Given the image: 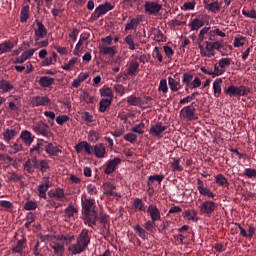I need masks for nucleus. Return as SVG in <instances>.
<instances>
[{"mask_svg":"<svg viewBox=\"0 0 256 256\" xmlns=\"http://www.w3.org/2000/svg\"><path fill=\"white\" fill-rule=\"evenodd\" d=\"M13 43L11 41H5L4 43L0 44V52L2 53H11L13 51Z\"/></svg>","mask_w":256,"mask_h":256,"instance_id":"34","label":"nucleus"},{"mask_svg":"<svg viewBox=\"0 0 256 256\" xmlns=\"http://www.w3.org/2000/svg\"><path fill=\"white\" fill-rule=\"evenodd\" d=\"M44 149H45L46 153H48V155H52L53 157H55V156L59 155V153H61V150L55 144H47L44 147Z\"/></svg>","mask_w":256,"mask_h":256,"instance_id":"30","label":"nucleus"},{"mask_svg":"<svg viewBox=\"0 0 256 256\" xmlns=\"http://www.w3.org/2000/svg\"><path fill=\"white\" fill-rule=\"evenodd\" d=\"M93 153L98 159L105 158V155H107V150L105 148V145L103 143H98L93 147Z\"/></svg>","mask_w":256,"mask_h":256,"instance_id":"19","label":"nucleus"},{"mask_svg":"<svg viewBox=\"0 0 256 256\" xmlns=\"http://www.w3.org/2000/svg\"><path fill=\"white\" fill-rule=\"evenodd\" d=\"M35 221V214L33 212L28 213L26 216V222L24 224L26 229H29L31 227V223Z\"/></svg>","mask_w":256,"mask_h":256,"instance_id":"52","label":"nucleus"},{"mask_svg":"<svg viewBox=\"0 0 256 256\" xmlns=\"http://www.w3.org/2000/svg\"><path fill=\"white\" fill-rule=\"evenodd\" d=\"M158 91H161L163 93V95H166L167 91H169V86H167L166 79L160 80Z\"/></svg>","mask_w":256,"mask_h":256,"instance_id":"50","label":"nucleus"},{"mask_svg":"<svg viewBox=\"0 0 256 256\" xmlns=\"http://www.w3.org/2000/svg\"><path fill=\"white\" fill-rule=\"evenodd\" d=\"M245 45V37L237 36L234 38V47H243Z\"/></svg>","mask_w":256,"mask_h":256,"instance_id":"60","label":"nucleus"},{"mask_svg":"<svg viewBox=\"0 0 256 256\" xmlns=\"http://www.w3.org/2000/svg\"><path fill=\"white\" fill-rule=\"evenodd\" d=\"M54 81L55 80L49 76H43L39 80V85L44 88L51 87V85H53Z\"/></svg>","mask_w":256,"mask_h":256,"instance_id":"35","label":"nucleus"},{"mask_svg":"<svg viewBox=\"0 0 256 256\" xmlns=\"http://www.w3.org/2000/svg\"><path fill=\"white\" fill-rule=\"evenodd\" d=\"M104 193L108 196L112 195L113 197H121L117 192H115V186L111 182L104 183Z\"/></svg>","mask_w":256,"mask_h":256,"instance_id":"25","label":"nucleus"},{"mask_svg":"<svg viewBox=\"0 0 256 256\" xmlns=\"http://www.w3.org/2000/svg\"><path fill=\"white\" fill-rule=\"evenodd\" d=\"M221 85H223V79L217 78L213 82L214 97H219L221 95Z\"/></svg>","mask_w":256,"mask_h":256,"instance_id":"32","label":"nucleus"},{"mask_svg":"<svg viewBox=\"0 0 256 256\" xmlns=\"http://www.w3.org/2000/svg\"><path fill=\"white\" fill-rule=\"evenodd\" d=\"M124 139L129 143H135V141H137V134L130 132L124 136Z\"/></svg>","mask_w":256,"mask_h":256,"instance_id":"62","label":"nucleus"},{"mask_svg":"<svg viewBox=\"0 0 256 256\" xmlns=\"http://www.w3.org/2000/svg\"><path fill=\"white\" fill-rule=\"evenodd\" d=\"M183 216L187 221H192L193 223L197 221V212L195 210H187L183 213Z\"/></svg>","mask_w":256,"mask_h":256,"instance_id":"36","label":"nucleus"},{"mask_svg":"<svg viewBox=\"0 0 256 256\" xmlns=\"http://www.w3.org/2000/svg\"><path fill=\"white\" fill-rule=\"evenodd\" d=\"M19 151H23V145H21L19 140H17L13 145L10 146V153H19Z\"/></svg>","mask_w":256,"mask_h":256,"instance_id":"51","label":"nucleus"},{"mask_svg":"<svg viewBox=\"0 0 256 256\" xmlns=\"http://www.w3.org/2000/svg\"><path fill=\"white\" fill-rule=\"evenodd\" d=\"M99 51L102 55H109L110 57H115V54L117 53V47L100 44Z\"/></svg>","mask_w":256,"mask_h":256,"instance_id":"18","label":"nucleus"},{"mask_svg":"<svg viewBox=\"0 0 256 256\" xmlns=\"http://www.w3.org/2000/svg\"><path fill=\"white\" fill-rule=\"evenodd\" d=\"M147 213L152 221H161V211H159L155 204L148 206Z\"/></svg>","mask_w":256,"mask_h":256,"instance_id":"14","label":"nucleus"},{"mask_svg":"<svg viewBox=\"0 0 256 256\" xmlns=\"http://www.w3.org/2000/svg\"><path fill=\"white\" fill-rule=\"evenodd\" d=\"M84 45H87V38L85 36L79 39L74 49V54L79 55V53H81V51H83V49L85 48Z\"/></svg>","mask_w":256,"mask_h":256,"instance_id":"33","label":"nucleus"},{"mask_svg":"<svg viewBox=\"0 0 256 256\" xmlns=\"http://www.w3.org/2000/svg\"><path fill=\"white\" fill-rule=\"evenodd\" d=\"M171 167L173 171H183V167H181V164L179 163V159H173V162L171 163Z\"/></svg>","mask_w":256,"mask_h":256,"instance_id":"64","label":"nucleus"},{"mask_svg":"<svg viewBox=\"0 0 256 256\" xmlns=\"http://www.w3.org/2000/svg\"><path fill=\"white\" fill-rule=\"evenodd\" d=\"M180 117L184 121H194L195 118V107L185 106L180 110Z\"/></svg>","mask_w":256,"mask_h":256,"instance_id":"8","label":"nucleus"},{"mask_svg":"<svg viewBox=\"0 0 256 256\" xmlns=\"http://www.w3.org/2000/svg\"><path fill=\"white\" fill-rule=\"evenodd\" d=\"M84 211V221L89 227H93L97 223V212H95V200L86 199L82 201Z\"/></svg>","mask_w":256,"mask_h":256,"instance_id":"1","label":"nucleus"},{"mask_svg":"<svg viewBox=\"0 0 256 256\" xmlns=\"http://www.w3.org/2000/svg\"><path fill=\"white\" fill-rule=\"evenodd\" d=\"M35 54V49H29L24 51L21 56H19L18 58H16L15 63H25V61L27 59H29V57H33V55Z\"/></svg>","mask_w":256,"mask_h":256,"instance_id":"24","label":"nucleus"},{"mask_svg":"<svg viewBox=\"0 0 256 256\" xmlns=\"http://www.w3.org/2000/svg\"><path fill=\"white\" fill-rule=\"evenodd\" d=\"M121 163V159L120 158H114L112 160H109L106 165H105V169L104 172L106 173V175H111V173L115 172V169H117V166Z\"/></svg>","mask_w":256,"mask_h":256,"instance_id":"13","label":"nucleus"},{"mask_svg":"<svg viewBox=\"0 0 256 256\" xmlns=\"http://www.w3.org/2000/svg\"><path fill=\"white\" fill-rule=\"evenodd\" d=\"M203 25H205V23L203 22V20L199 19V18H195L193 20L189 21L188 26L190 27V30L192 31H198L201 29V27H203Z\"/></svg>","mask_w":256,"mask_h":256,"instance_id":"26","label":"nucleus"},{"mask_svg":"<svg viewBox=\"0 0 256 256\" xmlns=\"http://www.w3.org/2000/svg\"><path fill=\"white\" fill-rule=\"evenodd\" d=\"M41 149H43V142H38L36 145H33V147L30 149L32 157L39 155L41 153Z\"/></svg>","mask_w":256,"mask_h":256,"instance_id":"41","label":"nucleus"},{"mask_svg":"<svg viewBox=\"0 0 256 256\" xmlns=\"http://www.w3.org/2000/svg\"><path fill=\"white\" fill-rule=\"evenodd\" d=\"M45 117H47L49 125L53 126L55 125V112L53 111H45L44 112Z\"/></svg>","mask_w":256,"mask_h":256,"instance_id":"54","label":"nucleus"},{"mask_svg":"<svg viewBox=\"0 0 256 256\" xmlns=\"http://www.w3.org/2000/svg\"><path fill=\"white\" fill-rule=\"evenodd\" d=\"M134 231L138 235V237H140V239H147V232L141 227V225L137 224L134 227Z\"/></svg>","mask_w":256,"mask_h":256,"instance_id":"42","label":"nucleus"},{"mask_svg":"<svg viewBox=\"0 0 256 256\" xmlns=\"http://www.w3.org/2000/svg\"><path fill=\"white\" fill-rule=\"evenodd\" d=\"M51 166L49 165V160H40L38 161V169L41 173H47Z\"/></svg>","mask_w":256,"mask_h":256,"instance_id":"37","label":"nucleus"},{"mask_svg":"<svg viewBox=\"0 0 256 256\" xmlns=\"http://www.w3.org/2000/svg\"><path fill=\"white\" fill-rule=\"evenodd\" d=\"M144 229L146 231H149V233H153V229H155V221L153 220H148L144 224Z\"/></svg>","mask_w":256,"mask_h":256,"instance_id":"59","label":"nucleus"},{"mask_svg":"<svg viewBox=\"0 0 256 256\" xmlns=\"http://www.w3.org/2000/svg\"><path fill=\"white\" fill-rule=\"evenodd\" d=\"M75 149H76L77 153H83V151H85V153H87V155H93V146L91 144H89L87 141L79 142L75 146Z\"/></svg>","mask_w":256,"mask_h":256,"instance_id":"12","label":"nucleus"},{"mask_svg":"<svg viewBox=\"0 0 256 256\" xmlns=\"http://www.w3.org/2000/svg\"><path fill=\"white\" fill-rule=\"evenodd\" d=\"M161 4L158 2H146L145 3V11L146 13H149V15H155L156 13H159V10L161 9Z\"/></svg>","mask_w":256,"mask_h":256,"instance_id":"15","label":"nucleus"},{"mask_svg":"<svg viewBox=\"0 0 256 256\" xmlns=\"http://www.w3.org/2000/svg\"><path fill=\"white\" fill-rule=\"evenodd\" d=\"M200 53L202 57H213L215 56V52L213 50V47L211 46V42H206V46L199 45Z\"/></svg>","mask_w":256,"mask_h":256,"instance_id":"21","label":"nucleus"},{"mask_svg":"<svg viewBox=\"0 0 256 256\" xmlns=\"http://www.w3.org/2000/svg\"><path fill=\"white\" fill-rule=\"evenodd\" d=\"M218 65L224 70V73L228 67H231L230 58H222L219 60Z\"/></svg>","mask_w":256,"mask_h":256,"instance_id":"46","label":"nucleus"},{"mask_svg":"<svg viewBox=\"0 0 256 256\" xmlns=\"http://www.w3.org/2000/svg\"><path fill=\"white\" fill-rule=\"evenodd\" d=\"M33 131L38 135H43L44 137H49L51 135V131L49 130V125L44 122H37L34 126H32Z\"/></svg>","mask_w":256,"mask_h":256,"instance_id":"10","label":"nucleus"},{"mask_svg":"<svg viewBox=\"0 0 256 256\" xmlns=\"http://www.w3.org/2000/svg\"><path fill=\"white\" fill-rule=\"evenodd\" d=\"M49 196L56 199V201H63V199H65V191L61 188H57L54 191H50Z\"/></svg>","mask_w":256,"mask_h":256,"instance_id":"28","label":"nucleus"},{"mask_svg":"<svg viewBox=\"0 0 256 256\" xmlns=\"http://www.w3.org/2000/svg\"><path fill=\"white\" fill-rule=\"evenodd\" d=\"M21 141L27 146H31V143H33L35 136L28 130H23L20 134Z\"/></svg>","mask_w":256,"mask_h":256,"instance_id":"20","label":"nucleus"},{"mask_svg":"<svg viewBox=\"0 0 256 256\" xmlns=\"http://www.w3.org/2000/svg\"><path fill=\"white\" fill-rule=\"evenodd\" d=\"M111 99H102L100 102V111L101 113H105L107 111V107L111 105Z\"/></svg>","mask_w":256,"mask_h":256,"instance_id":"49","label":"nucleus"},{"mask_svg":"<svg viewBox=\"0 0 256 256\" xmlns=\"http://www.w3.org/2000/svg\"><path fill=\"white\" fill-rule=\"evenodd\" d=\"M205 8L207 9V11H211V13H217L221 10V3L212 2L210 4H207Z\"/></svg>","mask_w":256,"mask_h":256,"instance_id":"39","label":"nucleus"},{"mask_svg":"<svg viewBox=\"0 0 256 256\" xmlns=\"http://www.w3.org/2000/svg\"><path fill=\"white\" fill-rule=\"evenodd\" d=\"M53 63H57V53L55 52H52V55L43 61V65L47 67L53 65Z\"/></svg>","mask_w":256,"mask_h":256,"instance_id":"44","label":"nucleus"},{"mask_svg":"<svg viewBox=\"0 0 256 256\" xmlns=\"http://www.w3.org/2000/svg\"><path fill=\"white\" fill-rule=\"evenodd\" d=\"M197 95H199L198 92H195L183 99L180 100V105H187V103H191V101H194L195 97H197Z\"/></svg>","mask_w":256,"mask_h":256,"instance_id":"48","label":"nucleus"},{"mask_svg":"<svg viewBox=\"0 0 256 256\" xmlns=\"http://www.w3.org/2000/svg\"><path fill=\"white\" fill-rule=\"evenodd\" d=\"M100 93L102 97H107L106 99H110V101H113V90L109 87H103L100 89Z\"/></svg>","mask_w":256,"mask_h":256,"instance_id":"40","label":"nucleus"},{"mask_svg":"<svg viewBox=\"0 0 256 256\" xmlns=\"http://www.w3.org/2000/svg\"><path fill=\"white\" fill-rule=\"evenodd\" d=\"M213 73H214V77H219L223 75V73H225V70L218 63L214 65Z\"/></svg>","mask_w":256,"mask_h":256,"instance_id":"61","label":"nucleus"},{"mask_svg":"<svg viewBox=\"0 0 256 256\" xmlns=\"http://www.w3.org/2000/svg\"><path fill=\"white\" fill-rule=\"evenodd\" d=\"M133 206L135 209H139V211H145V204L143 203V200L136 198L134 200Z\"/></svg>","mask_w":256,"mask_h":256,"instance_id":"56","label":"nucleus"},{"mask_svg":"<svg viewBox=\"0 0 256 256\" xmlns=\"http://www.w3.org/2000/svg\"><path fill=\"white\" fill-rule=\"evenodd\" d=\"M44 183L38 186L39 197L47 199V191H49V177H44Z\"/></svg>","mask_w":256,"mask_h":256,"instance_id":"17","label":"nucleus"},{"mask_svg":"<svg viewBox=\"0 0 256 256\" xmlns=\"http://www.w3.org/2000/svg\"><path fill=\"white\" fill-rule=\"evenodd\" d=\"M50 247L54 250L55 255L63 256V253H65V240L57 239L50 243Z\"/></svg>","mask_w":256,"mask_h":256,"instance_id":"11","label":"nucleus"},{"mask_svg":"<svg viewBox=\"0 0 256 256\" xmlns=\"http://www.w3.org/2000/svg\"><path fill=\"white\" fill-rule=\"evenodd\" d=\"M198 209L202 214L211 215V213L217 209V203L213 201H204L198 206Z\"/></svg>","mask_w":256,"mask_h":256,"instance_id":"7","label":"nucleus"},{"mask_svg":"<svg viewBox=\"0 0 256 256\" xmlns=\"http://www.w3.org/2000/svg\"><path fill=\"white\" fill-rule=\"evenodd\" d=\"M168 85L171 91L173 92L179 91V78H177V76L168 77Z\"/></svg>","mask_w":256,"mask_h":256,"instance_id":"27","label":"nucleus"},{"mask_svg":"<svg viewBox=\"0 0 256 256\" xmlns=\"http://www.w3.org/2000/svg\"><path fill=\"white\" fill-rule=\"evenodd\" d=\"M164 176L163 175H152L148 179V185H151L154 181H158V183H161L163 181Z\"/></svg>","mask_w":256,"mask_h":256,"instance_id":"63","label":"nucleus"},{"mask_svg":"<svg viewBox=\"0 0 256 256\" xmlns=\"http://www.w3.org/2000/svg\"><path fill=\"white\" fill-rule=\"evenodd\" d=\"M29 19V5L23 6L20 13V21L22 23H27Z\"/></svg>","mask_w":256,"mask_h":256,"instance_id":"38","label":"nucleus"},{"mask_svg":"<svg viewBox=\"0 0 256 256\" xmlns=\"http://www.w3.org/2000/svg\"><path fill=\"white\" fill-rule=\"evenodd\" d=\"M165 131H167V126L163 125V123H157L151 125L149 129V135H151V137H157L158 139H161Z\"/></svg>","mask_w":256,"mask_h":256,"instance_id":"5","label":"nucleus"},{"mask_svg":"<svg viewBox=\"0 0 256 256\" xmlns=\"http://www.w3.org/2000/svg\"><path fill=\"white\" fill-rule=\"evenodd\" d=\"M143 129H145V124L142 122V123L134 126L132 128V131H133V133H138V135H143V133H145V131Z\"/></svg>","mask_w":256,"mask_h":256,"instance_id":"55","label":"nucleus"},{"mask_svg":"<svg viewBox=\"0 0 256 256\" xmlns=\"http://www.w3.org/2000/svg\"><path fill=\"white\" fill-rule=\"evenodd\" d=\"M114 6L106 2L104 4H100L94 11L93 15L96 17V19H99L102 15H106V13H109V11H113Z\"/></svg>","mask_w":256,"mask_h":256,"instance_id":"9","label":"nucleus"},{"mask_svg":"<svg viewBox=\"0 0 256 256\" xmlns=\"http://www.w3.org/2000/svg\"><path fill=\"white\" fill-rule=\"evenodd\" d=\"M24 209L26 211H35V209H37V202H33V201H27L24 204Z\"/></svg>","mask_w":256,"mask_h":256,"instance_id":"58","label":"nucleus"},{"mask_svg":"<svg viewBox=\"0 0 256 256\" xmlns=\"http://www.w3.org/2000/svg\"><path fill=\"white\" fill-rule=\"evenodd\" d=\"M195 5H196L195 1L185 2L181 7V9L182 11H193V9H195Z\"/></svg>","mask_w":256,"mask_h":256,"instance_id":"57","label":"nucleus"},{"mask_svg":"<svg viewBox=\"0 0 256 256\" xmlns=\"http://www.w3.org/2000/svg\"><path fill=\"white\" fill-rule=\"evenodd\" d=\"M36 25L38 27L37 30H35V35H36V43H39V39H43L47 35V28H45V25H43L42 21H37Z\"/></svg>","mask_w":256,"mask_h":256,"instance_id":"16","label":"nucleus"},{"mask_svg":"<svg viewBox=\"0 0 256 256\" xmlns=\"http://www.w3.org/2000/svg\"><path fill=\"white\" fill-rule=\"evenodd\" d=\"M39 160L37 156H32L24 163V171L29 175H33L35 173V169H38Z\"/></svg>","mask_w":256,"mask_h":256,"instance_id":"6","label":"nucleus"},{"mask_svg":"<svg viewBox=\"0 0 256 256\" xmlns=\"http://www.w3.org/2000/svg\"><path fill=\"white\" fill-rule=\"evenodd\" d=\"M226 95H229V97H241L243 95H248L249 94V89L245 86H235L231 85L227 88L226 90Z\"/></svg>","mask_w":256,"mask_h":256,"instance_id":"3","label":"nucleus"},{"mask_svg":"<svg viewBox=\"0 0 256 256\" xmlns=\"http://www.w3.org/2000/svg\"><path fill=\"white\" fill-rule=\"evenodd\" d=\"M125 43L128 45L130 51H135V40L133 39V35L129 34L124 39Z\"/></svg>","mask_w":256,"mask_h":256,"instance_id":"43","label":"nucleus"},{"mask_svg":"<svg viewBox=\"0 0 256 256\" xmlns=\"http://www.w3.org/2000/svg\"><path fill=\"white\" fill-rule=\"evenodd\" d=\"M18 133L19 132L17 130H15V129L7 128L3 132V139H4V141H11V140L15 139V137H17Z\"/></svg>","mask_w":256,"mask_h":256,"instance_id":"29","label":"nucleus"},{"mask_svg":"<svg viewBox=\"0 0 256 256\" xmlns=\"http://www.w3.org/2000/svg\"><path fill=\"white\" fill-rule=\"evenodd\" d=\"M0 89L2 93H9L13 91L14 86L9 82V80H0Z\"/></svg>","mask_w":256,"mask_h":256,"instance_id":"31","label":"nucleus"},{"mask_svg":"<svg viewBox=\"0 0 256 256\" xmlns=\"http://www.w3.org/2000/svg\"><path fill=\"white\" fill-rule=\"evenodd\" d=\"M91 238L89 237L88 230H82L80 237L77 240L76 244H73L68 248V251L72 253V255H78L79 253H83L87 245H89Z\"/></svg>","mask_w":256,"mask_h":256,"instance_id":"2","label":"nucleus"},{"mask_svg":"<svg viewBox=\"0 0 256 256\" xmlns=\"http://www.w3.org/2000/svg\"><path fill=\"white\" fill-rule=\"evenodd\" d=\"M32 107H49L51 98L49 96H34L30 99Z\"/></svg>","mask_w":256,"mask_h":256,"instance_id":"4","label":"nucleus"},{"mask_svg":"<svg viewBox=\"0 0 256 256\" xmlns=\"http://www.w3.org/2000/svg\"><path fill=\"white\" fill-rule=\"evenodd\" d=\"M215 181L217 185L226 186L229 185V182L227 181V178L223 174H218L215 176Z\"/></svg>","mask_w":256,"mask_h":256,"instance_id":"45","label":"nucleus"},{"mask_svg":"<svg viewBox=\"0 0 256 256\" xmlns=\"http://www.w3.org/2000/svg\"><path fill=\"white\" fill-rule=\"evenodd\" d=\"M77 214V208L73 204H70L69 207L66 208V215L71 219V217H75Z\"/></svg>","mask_w":256,"mask_h":256,"instance_id":"53","label":"nucleus"},{"mask_svg":"<svg viewBox=\"0 0 256 256\" xmlns=\"http://www.w3.org/2000/svg\"><path fill=\"white\" fill-rule=\"evenodd\" d=\"M139 71V62L137 60H130L126 69L127 75H137Z\"/></svg>","mask_w":256,"mask_h":256,"instance_id":"23","label":"nucleus"},{"mask_svg":"<svg viewBox=\"0 0 256 256\" xmlns=\"http://www.w3.org/2000/svg\"><path fill=\"white\" fill-rule=\"evenodd\" d=\"M137 25H139V19L134 18L128 24H126L125 31H131L133 29H137Z\"/></svg>","mask_w":256,"mask_h":256,"instance_id":"47","label":"nucleus"},{"mask_svg":"<svg viewBox=\"0 0 256 256\" xmlns=\"http://www.w3.org/2000/svg\"><path fill=\"white\" fill-rule=\"evenodd\" d=\"M25 245H27V238L22 235V238L17 241L16 246L12 248V253L23 255V249H25Z\"/></svg>","mask_w":256,"mask_h":256,"instance_id":"22","label":"nucleus"}]
</instances>
